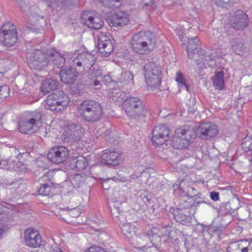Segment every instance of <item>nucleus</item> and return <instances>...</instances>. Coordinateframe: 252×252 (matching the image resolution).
<instances>
[{
  "label": "nucleus",
  "mask_w": 252,
  "mask_h": 252,
  "mask_svg": "<svg viewBox=\"0 0 252 252\" xmlns=\"http://www.w3.org/2000/svg\"><path fill=\"white\" fill-rule=\"evenodd\" d=\"M200 49V41L197 37L189 39L188 46H187V51L189 58H192L193 55L197 53Z\"/></svg>",
  "instance_id": "obj_23"
},
{
  "label": "nucleus",
  "mask_w": 252,
  "mask_h": 252,
  "mask_svg": "<svg viewBox=\"0 0 252 252\" xmlns=\"http://www.w3.org/2000/svg\"><path fill=\"white\" fill-rule=\"evenodd\" d=\"M58 83L55 80L49 78L43 81L41 86V90L44 94H48L55 90L58 87Z\"/></svg>",
  "instance_id": "obj_28"
},
{
  "label": "nucleus",
  "mask_w": 252,
  "mask_h": 252,
  "mask_svg": "<svg viewBox=\"0 0 252 252\" xmlns=\"http://www.w3.org/2000/svg\"><path fill=\"white\" fill-rule=\"evenodd\" d=\"M40 187L38 189L39 194L44 196L52 197L56 193V187L53 182H47L41 183Z\"/></svg>",
  "instance_id": "obj_24"
},
{
  "label": "nucleus",
  "mask_w": 252,
  "mask_h": 252,
  "mask_svg": "<svg viewBox=\"0 0 252 252\" xmlns=\"http://www.w3.org/2000/svg\"><path fill=\"white\" fill-rule=\"evenodd\" d=\"M121 0H108V4H113L114 6L109 7L110 8L118 7L120 4L119 3Z\"/></svg>",
  "instance_id": "obj_52"
},
{
  "label": "nucleus",
  "mask_w": 252,
  "mask_h": 252,
  "mask_svg": "<svg viewBox=\"0 0 252 252\" xmlns=\"http://www.w3.org/2000/svg\"><path fill=\"white\" fill-rule=\"evenodd\" d=\"M52 51L53 49L45 51L35 49L29 55V66L31 68L41 70L50 65Z\"/></svg>",
  "instance_id": "obj_4"
},
{
  "label": "nucleus",
  "mask_w": 252,
  "mask_h": 252,
  "mask_svg": "<svg viewBox=\"0 0 252 252\" xmlns=\"http://www.w3.org/2000/svg\"><path fill=\"white\" fill-rule=\"evenodd\" d=\"M24 181L25 180L22 178H19L18 179H15V180L10 184V185L14 186L18 185V187H19V186L21 185Z\"/></svg>",
  "instance_id": "obj_53"
},
{
  "label": "nucleus",
  "mask_w": 252,
  "mask_h": 252,
  "mask_svg": "<svg viewBox=\"0 0 252 252\" xmlns=\"http://www.w3.org/2000/svg\"><path fill=\"white\" fill-rule=\"evenodd\" d=\"M42 114L39 111L31 112L25 120L21 121L19 125V131L25 134L37 132L41 125Z\"/></svg>",
  "instance_id": "obj_7"
},
{
  "label": "nucleus",
  "mask_w": 252,
  "mask_h": 252,
  "mask_svg": "<svg viewBox=\"0 0 252 252\" xmlns=\"http://www.w3.org/2000/svg\"><path fill=\"white\" fill-rule=\"evenodd\" d=\"M158 230L157 227H154L148 231L147 235L149 238L150 244L154 245H157L160 241V238L158 234Z\"/></svg>",
  "instance_id": "obj_35"
},
{
  "label": "nucleus",
  "mask_w": 252,
  "mask_h": 252,
  "mask_svg": "<svg viewBox=\"0 0 252 252\" xmlns=\"http://www.w3.org/2000/svg\"><path fill=\"white\" fill-rule=\"evenodd\" d=\"M189 193L191 194V195H192V194H193L194 193L195 191H196V189H194V188H189L188 189V191L187 192H188L189 191Z\"/></svg>",
  "instance_id": "obj_62"
},
{
  "label": "nucleus",
  "mask_w": 252,
  "mask_h": 252,
  "mask_svg": "<svg viewBox=\"0 0 252 252\" xmlns=\"http://www.w3.org/2000/svg\"><path fill=\"white\" fill-rule=\"evenodd\" d=\"M84 132L85 129L80 125L71 123L64 129L61 138L65 143H77L80 140Z\"/></svg>",
  "instance_id": "obj_9"
},
{
  "label": "nucleus",
  "mask_w": 252,
  "mask_h": 252,
  "mask_svg": "<svg viewBox=\"0 0 252 252\" xmlns=\"http://www.w3.org/2000/svg\"><path fill=\"white\" fill-rule=\"evenodd\" d=\"M100 3H101L103 5L106 7H112L114 6L113 4H108V0H98Z\"/></svg>",
  "instance_id": "obj_56"
},
{
  "label": "nucleus",
  "mask_w": 252,
  "mask_h": 252,
  "mask_svg": "<svg viewBox=\"0 0 252 252\" xmlns=\"http://www.w3.org/2000/svg\"><path fill=\"white\" fill-rule=\"evenodd\" d=\"M71 89L73 93L80 94L84 91L85 85L82 83H77L72 85Z\"/></svg>",
  "instance_id": "obj_43"
},
{
  "label": "nucleus",
  "mask_w": 252,
  "mask_h": 252,
  "mask_svg": "<svg viewBox=\"0 0 252 252\" xmlns=\"http://www.w3.org/2000/svg\"><path fill=\"white\" fill-rule=\"evenodd\" d=\"M176 81L178 83L180 88H185L187 91H189V86L187 83L185 77L181 71H178L176 73Z\"/></svg>",
  "instance_id": "obj_38"
},
{
  "label": "nucleus",
  "mask_w": 252,
  "mask_h": 252,
  "mask_svg": "<svg viewBox=\"0 0 252 252\" xmlns=\"http://www.w3.org/2000/svg\"><path fill=\"white\" fill-rule=\"evenodd\" d=\"M54 97L55 96L53 93L51 95L48 96L46 103L49 107L48 108L52 111H60L62 108L59 107V101H57Z\"/></svg>",
  "instance_id": "obj_37"
},
{
  "label": "nucleus",
  "mask_w": 252,
  "mask_h": 252,
  "mask_svg": "<svg viewBox=\"0 0 252 252\" xmlns=\"http://www.w3.org/2000/svg\"><path fill=\"white\" fill-rule=\"evenodd\" d=\"M210 197L213 201H217L219 199V193L216 191H212L210 193Z\"/></svg>",
  "instance_id": "obj_54"
},
{
  "label": "nucleus",
  "mask_w": 252,
  "mask_h": 252,
  "mask_svg": "<svg viewBox=\"0 0 252 252\" xmlns=\"http://www.w3.org/2000/svg\"><path fill=\"white\" fill-rule=\"evenodd\" d=\"M241 146L246 152L252 151V138L249 136L245 137L242 140Z\"/></svg>",
  "instance_id": "obj_42"
},
{
  "label": "nucleus",
  "mask_w": 252,
  "mask_h": 252,
  "mask_svg": "<svg viewBox=\"0 0 252 252\" xmlns=\"http://www.w3.org/2000/svg\"><path fill=\"white\" fill-rule=\"evenodd\" d=\"M9 88L8 86L4 85L0 86V96L2 98H5L7 96L9 93Z\"/></svg>",
  "instance_id": "obj_48"
},
{
  "label": "nucleus",
  "mask_w": 252,
  "mask_h": 252,
  "mask_svg": "<svg viewBox=\"0 0 252 252\" xmlns=\"http://www.w3.org/2000/svg\"><path fill=\"white\" fill-rule=\"evenodd\" d=\"M126 115L132 119L146 116L147 110L145 103L138 97L129 96L122 104Z\"/></svg>",
  "instance_id": "obj_3"
},
{
  "label": "nucleus",
  "mask_w": 252,
  "mask_h": 252,
  "mask_svg": "<svg viewBox=\"0 0 252 252\" xmlns=\"http://www.w3.org/2000/svg\"><path fill=\"white\" fill-rule=\"evenodd\" d=\"M231 47L236 54L240 55L243 50V43L236 38L233 39L231 41Z\"/></svg>",
  "instance_id": "obj_39"
},
{
  "label": "nucleus",
  "mask_w": 252,
  "mask_h": 252,
  "mask_svg": "<svg viewBox=\"0 0 252 252\" xmlns=\"http://www.w3.org/2000/svg\"><path fill=\"white\" fill-rule=\"evenodd\" d=\"M143 2L145 6L152 5L154 3L153 0H143Z\"/></svg>",
  "instance_id": "obj_55"
},
{
  "label": "nucleus",
  "mask_w": 252,
  "mask_h": 252,
  "mask_svg": "<svg viewBox=\"0 0 252 252\" xmlns=\"http://www.w3.org/2000/svg\"><path fill=\"white\" fill-rule=\"evenodd\" d=\"M69 155L68 150L63 146H54L48 152L47 158L52 162L60 164L63 162Z\"/></svg>",
  "instance_id": "obj_12"
},
{
  "label": "nucleus",
  "mask_w": 252,
  "mask_h": 252,
  "mask_svg": "<svg viewBox=\"0 0 252 252\" xmlns=\"http://www.w3.org/2000/svg\"><path fill=\"white\" fill-rule=\"evenodd\" d=\"M82 74L80 71L74 67L71 64L70 66L62 69L59 75L61 81L63 83L72 84L79 75Z\"/></svg>",
  "instance_id": "obj_15"
},
{
  "label": "nucleus",
  "mask_w": 252,
  "mask_h": 252,
  "mask_svg": "<svg viewBox=\"0 0 252 252\" xmlns=\"http://www.w3.org/2000/svg\"><path fill=\"white\" fill-rule=\"evenodd\" d=\"M116 221L125 238L128 241L131 240L136 233L137 229L136 226L133 224L127 223L123 216H121Z\"/></svg>",
  "instance_id": "obj_17"
},
{
  "label": "nucleus",
  "mask_w": 252,
  "mask_h": 252,
  "mask_svg": "<svg viewBox=\"0 0 252 252\" xmlns=\"http://www.w3.org/2000/svg\"><path fill=\"white\" fill-rule=\"evenodd\" d=\"M14 170L19 173H25L27 170V166L22 161H18L14 165Z\"/></svg>",
  "instance_id": "obj_44"
},
{
  "label": "nucleus",
  "mask_w": 252,
  "mask_h": 252,
  "mask_svg": "<svg viewBox=\"0 0 252 252\" xmlns=\"http://www.w3.org/2000/svg\"><path fill=\"white\" fill-rule=\"evenodd\" d=\"M104 80L106 81V83H109L113 81L109 75L104 76Z\"/></svg>",
  "instance_id": "obj_61"
},
{
  "label": "nucleus",
  "mask_w": 252,
  "mask_h": 252,
  "mask_svg": "<svg viewBox=\"0 0 252 252\" xmlns=\"http://www.w3.org/2000/svg\"><path fill=\"white\" fill-rule=\"evenodd\" d=\"M190 103L189 104V105H191L189 107V112L190 113H194L197 109L196 106L195 105V100L194 99H190L189 100Z\"/></svg>",
  "instance_id": "obj_51"
},
{
  "label": "nucleus",
  "mask_w": 252,
  "mask_h": 252,
  "mask_svg": "<svg viewBox=\"0 0 252 252\" xmlns=\"http://www.w3.org/2000/svg\"><path fill=\"white\" fill-rule=\"evenodd\" d=\"M53 55L51 59L50 65H52L53 67L56 66L57 68H62L65 63V59L55 49H53Z\"/></svg>",
  "instance_id": "obj_30"
},
{
  "label": "nucleus",
  "mask_w": 252,
  "mask_h": 252,
  "mask_svg": "<svg viewBox=\"0 0 252 252\" xmlns=\"http://www.w3.org/2000/svg\"><path fill=\"white\" fill-rule=\"evenodd\" d=\"M248 22V15L242 10H237L229 20L230 26L237 30L247 27Z\"/></svg>",
  "instance_id": "obj_16"
},
{
  "label": "nucleus",
  "mask_w": 252,
  "mask_h": 252,
  "mask_svg": "<svg viewBox=\"0 0 252 252\" xmlns=\"http://www.w3.org/2000/svg\"><path fill=\"white\" fill-rule=\"evenodd\" d=\"M152 133L153 135L151 139L152 144L155 145L160 146L168 140L169 129L164 125H159L153 128Z\"/></svg>",
  "instance_id": "obj_13"
},
{
  "label": "nucleus",
  "mask_w": 252,
  "mask_h": 252,
  "mask_svg": "<svg viewBox=\"0 0 252 252\" xmlns=\"http://www.w3.org/2000/svg\"><path fill=\"white\" fill-rule=\"evenodd\" d=\"M151 196L147 192H141L137 198V202L141 206L147 205L150 203Z\"/></svg>",
  "instance_id": "obj_41"
},
{
  "label": "nucleus",
  "mask_w": 252,
  "mask_h": 252,
  "mask_svg": "<svg viewBox=\"0 0 252 252\" xmlns=\"http://www.w3.org/2000/svg\"><path fill=\"white\" fill-rule=\"evenodd\" d=\"M71 164L73 165L72 168L77 171L84 170L88 165L86 158L83 156H79L73 159Z\"/></svg>",
  "instance_id": "obj_31"
},
{
  "label": "nucleus",
  "mask_w": 252,
  "mask_h": 252,
  "mask_svg": "<svg viewBox=\"0 0 252 252\" xmlns=\"http://www.w3.org/2000/svg\"><path fill=\"white\" fill-rule=\"evenodd\" d=\"M107 23L111 27H122L126 25L129 22L128 15L122 11H118L111 15L107 20Z\"/></svg>",
  "instance_id": "obj_19"
},
{
  "label": "nucleus",
  "mask_w": 252,
  "mask_h": 252,
  "mask_svg": "<svg viewBox=\"0 0 252 252\" xmlns=\"http://www.w3.org/2000/svg\"><path fill=\"white\" fill-rule=\"evenodd\" d=\"M82 19L84 20V24L89 28L98 30L100 29L103 25V21L97 16H89L87 18L85 15H83Z\"/></svg>",
  "instance_id": "obj_22"
},
{
  "label": "nucleus",
  "mask_w": 252,
  "mask_h": 252,
  "mask_svg": "<svg viewBox=\"0 0 252 252\" xmlns=\"http://www.w3.org/2000/svg\"><path fill=\"white\" fill-rule=\"evenodd\" d=\"M0 186H1L3 188H6L7 187V185L6 183H4L3 182H2V180H0Z\"/></svg>",
  "instance_id": "obj_64"
},
{
  "label": "nucleus",
  "mask_w": 252,
  "mask_h": 252,
  "mask_svg": "<svg viewBox=\"0 0 252 252\" xmlns=\"http://www.w3.org/2000/svg\"><path fill=\"white\" fill-rule=\"evenodd\" d=\"M85 177L80 174H76L72 175L69 177L70 182L73 188L77 189L80 187L84 183Z\"/></svg>",
  "instance_id": "obj_33"
},
{
  "label": "nucleus",
  "mask_w": 252,
  "mask_h": 252,
  "mask_svg": "<svg viewBox=\"0 0 252 252\" xmlns=\"http://www.w3.org/2000/svg\"><path fill=\"white\" fill-rule=\"evenodd\" d=\"M51 252H63L59 247L56 246L55 247H52Z\"/></svg>",
  "instance_id": "obj_57"
},
{
  "label": "nucleus",
  "mask_w": 252,
  "mask_h": 252,
  "mask_svg": "<svg viewBox=\"0 0 252 252\" xmlns=\"http://www.w3.org/2000/svg\"><path fill=\"white\" fill-rule=\"evenodd\" d=\"M92 83H89V85L94 87L95 90H99L101 88V84L100 82L97 80H94L92 81Z\"/></svg>",
  "instance_id": "obj_50"
},
{
  "label": "nucleus",
  "mask_w": 252,
  "mask_h": 252,
  "mask_svg": "<svg viewBox=\"0 0 252 252\" xmlns=\"http://www.w3.org/2000/svg\"><path fill=\"white\" fill-rule=\"evenodd\" d=\"M96 58L91 52H83L78 54L71 61V64L81 73H86L93 66Z\"/></svg>",
  "instance_id": "obj_6"
},
{
  "label": "nucleus",
  "mask_w": 252,
  "mask_h": 252,
  "mask_svg": "<svg viewBox=\"0 0 252 252\" xmlns=\"http://www.w3.org/2000/svg\"><path fill=\"white\" fill-rule=\"evenodd\" d=\"M183 184V181H182L179 186L178 185H174V190L176 191V189H178V193L182 196H188L189 198H192L194 201L193 206L195 207H197L199 204L201 203H206V202L205 201L204 199L201 197V193L194 194L193 195H191L189 193V191L188 192H186V191L184 189H183L182 186Z\"/></svg>",
  "instance_id": "obj_21"
},
{
  "label": "nucleus",
  "mask_w": 252,
  "mask_h": 252,
  "mask_svg": "<svg viewBox=\"0 0 252 252\" xmlns=\"http://www.w3.org/2000/svg\"><path fill=\"white\" fill-rule=\"evenodd\" d=\"M144 75L147 84L152 87L158 86L161 82L160 67L155 63H146L143 67Z\"/></svg>",
  "instance_id": "obj_8"
},
{
  "label": "nucleus",
  "mask_w": 252,
  "mask_h": 252,
  "mask_svg": "<svg viewBox=\"0 0 252 252\" xmlns=\"http://www.w3.org/2000/svg\"><path fill=\"white\" fill-rule=\"evenodd\" d=\"M156 43V36L150 31L140 32L135 34L131 45L134 51L141 55L148 54L154 48Z\"/></svg>",
  "instance_id": "obj_1"
},
{
  "label": "nucleus",
  "mask_w": 252,
  "mask_h": 252,
  "mask_svg": "<svg viewBox=\"0 0 252 252\" xmlns=\"http://www.w3.org/2000/svg\"><path fill=\"white\" fill-rule=\"evenodd\" d=\"M132 243L135 244L137 247H151L149 243V238L147 234H139L136 233L132 239Z\"/></svg>",
  "instance_id": "obj_25"
},
{
  "label": "nucleus",
  "mask_w": 252,
  "mask_h": 252,
  "mask_svg": "<svg viewBox=\"0 0 252 252\" xmlns=\"http://www.w3.org/2000/svg\"><path fill=\"white\" fill-rule=\"evenodd\" d=\"M196 136V131L193 129L188 126L178 128L176 130V134L172 139V145L176 149H184L186 148L189 144L192 138Z\"/></svg>",
  "instance_id": "obj_5"
},
{
  "label": "nucleus",
  "mask_w": 252,
  "mask_h": 252,
  "mask_svg": "<svg viewBox=\"0 0 252 252\" xmlns=\"http://www.w3.org/2000/svg\"><path fill=\"white\" fill-rule=\"evenodd\" d=\"M233 249H240L241 252H252V239L248 242L247 239L241 240L232 243Z\"/></svg>",
  "instance_id": "obj_27"
},
{
  "label": "nucleus",
  "mask_w": 252,
  "mask_h": 252,
  "mask_svg": "<svg viewBox=\"0 0 252 252\" xmlns=\"http://www.w3.org/2000/svg\"><path fill=\"white\" fill-rule=\"evenodd\" d=\"M17 33L14 25L10 23L4 24L0 30V41L5 47L14 46L17 41Z\"/></svg>",
  "instance_id": "obj_10"
},
{
  "label": "nucleus",
  "mask_w": 252,
  "mask_h": 252,
  "mask_svg": "<svg viewBox=\"0 0 252 252\" xmlns=\"http://www.w3.org/2000/svg\"><path fill=\"white\" fill-rule=\"evenodd\" d=\"M53 94L55 96L54 98L56 99L57 101H59L58 103L60 106H61L62 108L66 106L70 101L68 95L61 91Z\"/></svg>",
  "instance_id": "obj_32"
},
{
  "label": "nucleus",
  "mask_w": 252,
  "mask_h": 252,
  "mask_svg": "<svg viewBox=\"0 0 252 252\" xmlns=\"http://www.w3.org/2000/svg\"><path fill=\"white\" fill-rule=\"evenodd\" d=\"M85 252H106L105 250L98 246L90 247Z\"/></svg>",
  "instance_id": "obj_49"
},
{
  "label": "nucleus",
  "mask_w": 252,
  "mask_h": 252,
  "mask_svg": "<svg viewBox=\"0 0 252 252\" xmlns=\"http://www.w3.org/2000/svg\"><path fill=\"white\" fill-rule=\"evenodd\" d=\"M102 75V71L99 68H96L95 67H93L91 70V72H89V78L93 79V78H97L99 77H100Z\"/></svg>",
  "instance_id": "obj_45"
},
{
  "label": "nucleus",
  "mask_w": 252,
  "mask_h": 252,
  "mask_svg": "<svg viewBox=\"0 0 252 252\" xmlns=\"http://www.w3.org/2000/svg\"><path fill=\"white\" fill-rule=\"evenodd\" d=\"M111 36L108 32L101 33L97 38L99 53L102 57H108L114 50Z\"/></svg>",
  "instance_id": "obj_11"
},
{
  "label": "nucleus",
  "mask_w": 252,
  "mask_h": 252,
  "mask_svg": "<svg viewBox=\"0 0 252 252\" xmlns=\"http://www.w3.org/2000/svg\"><path fill=\"white\" fill-rule=\"evenodd\" d=\"M25 241L26 245L31 247H37L40 246L41 238L38 232L31 229L25 231Z\"/></svg>",
  "instance_id": "obj_20"
},
{
  "label": "nucleus",
  "mask_w": 252,
  "mask_h": 252,
  "mask_svg": "<svg viewBox=\"0 0 252 252\" xmlns=\"http://www.w3.org/2000/svg\"><path fill=\"white\" fill-rule=\"evenodd\" d=\"M188 252H200V251L197 247H192L188 250Z\"/></svg>",
  "instance_id": "obj_58"
},
{
  "label": "nucleus",
  "mask_w": 252,
  "mask_h": 252,
  "mask_svg": "<svg viewBox=\"0 0 252 252\" xmlns=\"http://www.w3.org/2000/svg\"><path fill=\"white\" fill-rule=\"evenodd\" d=\"M116 92L114 91L112 92V98L115 101L122 100L124 99L125 93L120 90H115Z\"/></svg>",
  "instance_id": "obj_46"
},
{
  "label": "nucleus",
  "mask_w": 252,
  "mask_h": 252,
  "mask_svg": "<svg viewBox=\"0 0 252 252\" xmlns=\"http://www.w3.org/2000/svg\"><path fill=\"white\" fill-rule=\"evenodd\" d=\"M223 78L224 74L222 71H219L215 76L213 81L214 85L219 90H222L225 87Z\"/></svg>",
  "instance_id": "obj_36"
},
{
  "label": "nucleus",
  "mask_w": 252,
  "mask_h": 252,
  "mask_svg": "<svg viewBox=\"0 0 252 252\" xmlns=\"http://www.w3.org/2000/svg\"><path fill=\"white\" fill-rule=\"evenodd\" d=\"M121 155V151L115 149L105 150L101 156L102 162L107 165H117L120 163Z\"/></svg>",
  "instance_id": "obj_18"
},
{
  "label": "nucleus",
  "mask_w": 252,
  "mask_h": 252,
  "mask_svg": "<svg viewBox=\"0 0 252 252\" xmlns=\"http://www.w3.org/2000/svg\"><path fill=\"white\" fill-rule=\"evenodd\" d=\"M40 184L41 183H47V182H53L52 180V173L48 172L43 175L39 179Z\"/></svg>",
  "instance_id": "obj_47"
},
{
  "label": "nucleus",
  "mask_w": 252,
  "mask_h": 252,
  "mask_svg": "<svg viewBox=\"0 0 252 252\" xmlns=\"http://www.w3.org/2000/svg\"><path fill=\"white\" fill-rule=\"evenodd\" d=\"M78 113L84 121L94 123L100 119L103 114V109L98 102L87 100L79 105Z\"/></svg>",
  "instance_id": "obj_2"
},
{
  "label": "nucleus",
  "mask_w": 252,
  "mask_h": 252,
  "mask_svg": "<svg viewBox=\"0 0 252 252\" xmlns=\"http://www.w3.org/2000/svg\"><path fill=\"white\" fill-rule=\"evenodd\" d=\"M174 219L183 225H188L191 222V218L185 214L182 209L176 208L172 213Z\"/></svg>",
  "instance_id": "obj_26"
},
{
  "label": "nucleus",
  "mask_w": 252,
  "mask_h": 252,
  "mask_svg": "<svg viewBox=\"0 0 252 252\" xmlns=\"http://www.w3.org/2000/svg\"><path fill=\"white\" fill-rule=\"evenodd\" d=\"M36 252H47L46 249L43 248H40L37 250Z\"/></svg>",
  "instance_id": "obj_63"
},
{
  "label": "nucleus",
  "mask_w": 252,
  "mask_h": 252,
  "mask_svg": "<svg viewBox=\"0 0 252 252\" xmlns=\"http://www.w3.org/2000/svg\"><path fill=\"white\" fill-rule=\"evenodd\" d=\"M4 154V156L0 161V165L6 166L10 164L9 162L11 159V158L12 156L17 158L19 155V152L14 147H11L7 148L5 151Z\"/></svg>",
  "instance_id": "obj_29"
},
{
  "label": "nucleus",
  "mask_w": 252,
  "mask_h": 252,
  "mask_svg": "<svg viewBox=\"0 0 252 252\" xmlns=\"http://www.w3.org/2000/svg\"><path fill=\"white\" fill-rule=\"evenodd\" d=\"M117 83L133 84V75L130 71H125L121 73L120 77L116 81Z\"/></svg>",
  "instance_id": "obj_34"
},
{
  "label": "nucleus",
  "mask_w": 252,
  "mask_h": 252,
  "mask_svg": "<svg viewBox=\"0 0 252 252\" xmlns=\"http://www.w3.org/2000/svg\"><path fill=\"white\" fill-rule=\"evenodd\" d=\"M229 252H241L240 249H233L232 248V243L231 245V246L229 247Z\"/></svg>",
  "instance_id": "obj_60"
},
{
  "label": "nucleus",
  "mask_w": 252,
  "mask_h": 252,
  "mask_svg": "<svg viewBox=\"0 0 252 252\" xmlns=\"http://www.w3.org/2000/svg\"><path fill=\"white\" fill-rule=\"evenodd\" d=\"M219 130L216 125L211 123L201 124L197 129L196 134L203 139H210L215 137L218 133Z\"/></svg>",
  "instance_id": "obj_14"
},
{
  "label": "nucleus",
  "mask_w": 252,
  "mask_h": 252,
  "mask_svg": "<svg viewBox=\"0 0 252 252\" xmlns=\"http://www.w3.org/2000/svg\"><path fill=\"white\" fill-rule=\"evenodd\" d=\"M0 215H2L1 217H0V220L2 221L3 223H5L6 221V220L7 219V215L5 214H0Z\"/></svg>",
  "instance_id": "obj_59"
},
{
  "label": "nucleus",
  "mask_w": 252,
  "mask_h": 252,
  "mask_svg": "<svg viewBox=\"0 0 252 252\" xmlns=\"http://www.w3.org/2000/svg\"><path fill=\"white\" fill-rule=\"evenodd\" d=\"M122 203L120 200H116L114 203V209L111 210L113 217L119 219L122 215L120 212L122 211Z\"/></svg>",
  "instance_id": "obj_40"
}]
</instances>
